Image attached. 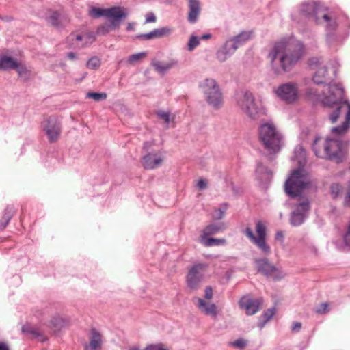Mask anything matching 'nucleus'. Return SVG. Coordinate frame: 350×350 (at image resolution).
Returning a JSON list of instances; mask_svg holds the SVG:
<instances>
[{
  "label": "nucleus",
  "instance_id": "1",
  "mask_svg": "<svg viewBox=\"0 0 350 350\" xmlns=\"http://www.w3.org/2000/svg\"><path fill=\"white\" fill-rule=\"evenodd\" d=\"M307 98L314 103H321L324 106L334 107L336 109L330 115V120L332 123L337 121L340 116H344L345 121L342 124L332 129L333 133L342 135L345 133L350 126V103L343 101V89L336 84L327 85L324 86L322 94L317 90L308 88L306 91Z\"/></svg>",
  "mask_w": 350,
  "mask_h": 350
},
{
  "label": "nucleus",
  "instance_id": "2",
  "mask_svg": "<svg viewBox=\"0 0 350 350\" xmlns=\"http://www.w3.org/2000/svg\"><path fill=\"white\" fill-rule=\"evenodd\" d=\"M303 54L304 46L300 42L283 40L274 45L268 57L272 69L279 75L290 71Z\"/></svg>",
  "mask_w": 350,
  "mask_h": 350
},
{
  "label": "nucleus",
  "instance_id": "3",
  "mask_svg": "<svg viewBox=\"0 0 350 350\" xmlns=\"http://www.w3.org/2000/svg\"><path fill=\"white\" fill-rule=\"evenodd\" d=\"M317 184L310 174L302 168L292 172L284 184L285 192L291 197L298 196L305 190L315 188Z\"/></svg>",
  "mask_w": 350,
  "mask_h": 350
},
{
  "label": "nucleus",
  "instance_id": "4",
  "mask_svg": "<svg viewBox=\"0 0 350 350\" xmlns=\"http://www.w3.org/2000/svg\"><path fill=\"white\" fill-rule=\"evenodd\" d=\"M258 138L264 149L270 154L280 152L283 145V136L273 123L266 122L259 126Z\"/></svg>",
  "mask_w": 350,
  "mask_h": 350
},
{
  "label": "nucleus",
  "instance_id": "5",
  "mask_svg": "<svg viewBox=\"0 0 350 350\" xmlns=\"http://www.w3.org/2000/svg\"><path fill=\"white\" fill-rule=\"evenodd\" d=\"M236 100L239 108L252 120L257 119L262 113L261 104L255 100L254 95L250 92L245 91L237 94Z\"/></svg>",
  "mask_w": 350,
  "mask_h": 350
},
{
  "label": "nucleus",
  "instance_id": "6",
  "mask_svg": "<svg viewBox=\"0 0 350 350\" xmlns=\"http://www.w3.org/2000/svg\"><path fill=\"white\" fill-rule=\"evenodd\" d=\"M256 232L257 237L254 234L252 230L247 227L245 230V234L264 254H270L271 248L266 240L267 228L262 221H258L256 223Z\"/></svg>",
  "mask_w": 350,
  "mask_h": 350
},
{
  "label": "nucleus",
  "instance_id": "7",
  "mask_svg": "<svg viewBox=\"0 0 350 350\" xmlns=\"http://www.w3.org/2000/svg\"><path fill=\"white\" fill-rule=\"evenodd\" d=\"M317 150L321 158L328 159L336 163H341L345 159L341 143L338 140L326 139L324 149Z\"/></svg>",
  "mask_w": 350,
  "mask_h": 350
},
{
  "label": "nucleus",
  "instance_id": "8",
  "mask_svg": "<svg viewBox=\"0 0 350 350\" xmlns=\"http://www.w3.org/2000/svg\"><path fill=\"white\" fill-rule=\"evenodd\" d=\"M41 127L49 143H55L60 138L62 130V123L57 116H51L44 118L41 122Z\"/></svg>",
  "mask_w": 350,
  "mask_h": 350
},
{
  "label": "nucleus",
  "instance_id": "9",
  "mask_svg": "<svg viewBox=\"0 0 350 350\" xmlns=\"http://www.w3.org/2000/svg\"><path fill=\"white\" fill-rule=\"evenodd\" d=\"M206 96L208 103L218 108L222 103V95L216 81L213 79H206L200 85Z\"/></svg>",
  "mask_w": 350,
  "mask_h": 350
},
{
  "label": "nucleus",
  "instance_id": "10",
  "mask_svg": "<svg viewBox=\"0 0 350 350\" xmlns=\"http://www.w3.org/2000/svg\"><path fill=\"white\" fill-rule=\"evenodd\" d=\"M208 267V265L206 263H197L189 269L186 282L191 290L196 291L200 287Z\"/></svg>",
  "mask_w": 350,
  "mask_h": 350
},
{
  "label": "nucleus",
  "instance_id": "11",
  "mask_svg": "<svg viewBox=\"0 0 350 350\" xmlns=\"http://www.w3.org/2000/svg\"><path fill=\"white\" fill-rule=\"evenodd\" d=\"M277 96L287 104H294L300 97L299 86L296 83H285L278 87L275 91Z\"/></svg>",
  "mask_w": 350,
  "mask_h": 350
},
{
  "label": "nucleus",
  "instance_id": "12",
  "mask_svg": "<svg viewBox=\"0 0 350 350\" xmlns=\"http://www.w3.org/2000/svg\"><path fill=\"white\" fill-rule=\"evenodd\" d=\"M89 14L93 18H100L101 16L107 18H126L128 13L124 7L113 6L105 9L91 7L89 10Z\"/></svg>",
  "mask_w": 350,
  "mask_h": 350
},
{
  "label": "nucleus",
  "instance_id": "13",
  "mask_svg": "<svg viewBox=\"0 0 350 350\" xmlns=\"http://www.w3.org/2000/svg\"><path fill=\"white\" fill-rule=\"evenodd\" d=\"M314 14L318 23L325 24L327 28L331 29L337 26V17L333 12L316 8Z\"/></svg>",
  "mask_w": 350,
  "mask_h": 350
},
{
  "label": "nucleus",
  "instance_id": "14",
  "mask_svg": "<svg viewBox=\"0 0 350 350\" xmlns=\"http://www.w3.org/2000/svg\"><path fill=\"white\" fill-rule=\"evenodd\" d=\"M263 303L262 298L253 299L249 296H243L239 301V307L244 310L246 314L251 316L257 313Z\"/></svg>",
  "mask_w": 350,
  "mask_h": 350
},
{
  "label": "nucleus",
  "instance_id": "15",
  "mask_svg": "<svg viewBox=\"0 0 350 350\" xmlns=\"http://www.w3.org/2000/svg\"><path fill=\"white\" fill-rule=\"evenodd\" d=\"M310 66H319L312 77V81L315 84L320 85L327 82L328 79V71L321 58L314 57L310 60Z\"/></svg>",
  "mask_w": 350,
  "mask_h": 350
},
{
  "label": "nucleus",
  "instance_id": "16",
  "mask_svg": "<svg viewBox=\"0 0 350 350\" xmlns=\"http://www.w3.org/2000/svg\"><path fill=\"white\" fill-rule=\"evenodd\" d=\"M163 157L159 152L148 153L142 159V166L146 170H154L162 165Z\"/></svg>",
  "mask_w": 350,
  "mask_h": 350
},
{
  "label": "nucleus",
  "instance_id": "17",
  "mask_svg": "<svg viewBox=\"0 0 350 350\" xmlns=\"http://www.w3.org/2000/svg\"><path fill=\"white\" fill-rule=\"evenodd\" d=\"M258 271L267 276H272L275 279L278 278V269L269 262L266 258L256 260Z\"/></svg>",
  "mask_w": 350,
  "mask_h": 350
},
{
  "label": "nucleus",
  "instance_id": "18",
  "mask_svg": "<svg viewBox=\"0 0 350 350\" xmlns=\"http://www.w3.org/2000/svg\"><path fill=\"white\" fill-rule=\"evenodd\" d=\"M172 31L173 29L172 27H163L161 28L155 29L149 33L140 34L137 36V38L142 40L161 38L170 36Z\"/></svg>",
  "mask_w": 350,
  "mask_h": 350
},
{
  "label": "nucleus",
  "instance_id": "19",
  "mask_svg": "<svg viewBox=\"0 0 350 350\" xmlns=\"http://www.w3.org/2000/svg\"><path fill=\"white\" fill-rule=\"evenodd\" d=\"M193 302L197 306L198 309L204 314L216 317L217 306L215 304L210 301H206L200 297H194L193 299Z\"/></svg>",
  "mask_w": 350,
  "mask_h": 350
},
{
  "label": "nucleus",
  "instance_id": "20",
  "mask_svg": "<svg viewBox=\"0 0 350 350\" xmlns=\"http://www.w3.org/2000/svg\"><path fill=\"white\" fill-rule=\"evenodd\" d=\"M109 22H105L100 25L96 30V34L98 36H105L109 32L118 29L120 27V21L124 18H109Z\"/></svg>",
  "mask_w": 350,
  "mask_h": 350
},
{
  "label": "nucleus",
  "instance_id": "21",
  "mask_svg": "<svg viewBox=\"0 0 350 350\" xmlns=\"http://www.w3.org/2000/svg\"><path fill=\"white\" fill-rule=\"evenodd\" d=\"M252 36V31H243L232 39L227 41V46H232L233 51H236L239 46L249 40Z\"/></svg>",
  "mask_w": 350,
  "mask_h": 350
},
{
  "label": "nucleus",
  "instance_id": "22",
  "mask_svg": "<svg viewBox=\"0 0 350 350\" xmlns=\"http://www.w3.org/2000/svg\"><path fill=\"white\" fill-rule=\"evenodd\" d=\"M188 7L187 19L189 23H195L202 10L200 1L198 0H189Z\"/></svg>",
  "mask_w": 350,
  "mask_h": 350
},
{
  "label": "nucleus",
  "instance_id": "23",
  "mask_svg": "<svg viewBox=\"0 0 350 350\" xmlns=\"http://www.w3.org/2000/svg\"><path fill=\"white\" fill-rule=\"evenodd\" d=\"M76 46L78 47H85L91 44L94 40L95 37L92 33H84L82 34H76Z\"/></svg>",
  "mask_w": 350,
  "mask_h": 350
},
{
  "label": "nucleus",
  "instance_id": "24",
  "mask_svg": "<svg viewBox=\"0 0 350 350\" xmlns=\"http://www.w3.org/2000/svg\"><path fill=\"white\" fill-rule=\"evenodd\" d=\"M226 226L224 223L208 224L203 229L200 237H209L215 234L224 230Z\"/></svg>",
  "mask_w": 350,
  "mask_h": 350
},
{
  "label": "nucleus",
  "instance_id": "25",
  "mask_svg": "<svg viewBox=\"0 0 350 350\" xmlns=\"http://www.w3.org/2000/svg\"><path fill=\"white\" fill-rule=\"evenodd\" d=\"M177 64V61L172 59L169 62L157 61L152 64L155 70L159 73H164Z\"/></svg>",
  "mask_w": 350,
  "mask_h": 350
},
{
  "label": "nucleus",
  "instance_id": "26",
  "mask_svg": "<svg viewBox=\"0 0 350 350\" xmlns=\"http://www.w3.org/2000/svg\"><path fill=\"white\" fill-rule=\"evenodd\" d=\"M17 67V62L11 57L0 56V70H7Z\"/></svg>",
  "mask_w": 350,
  "mask_h": 350
},
{
  "label": "nucleus",
  "instance_id": "27",
  "mask_svg": "<svg viewBox=\"0 0 350 350\" xmlns=\"http://www.w3.org/2000/svg\"><path fill=\"white\" fill-rule=\"evenodd\" d=\"M199 241L205 247L216 246L226 243V239H215L208 237H199Z\"/></svg>",
  "mask_w": 350,
  "mask_h": 350
},
{
  "label": "nucleus",
  "instance_id": "28",
  "mask_svg": "<svg viewBox=\"0 0 350 350\" xmlns=\"http://www.w3.org/2000/svg\"><path fill=\"white\" fill-rule=\"evenodd\" d=\"M102 343L101 335L95 329L92 330V336L90 341V347L92 350L100 349Z\"/></svg>",
  "mask_w": 350,
  "mask_h": 350
},
{
  "label": "nucleus",
  "instance_id": "29",
  "mask_svg": "<svg viewBox=\"0 0 350 350\" xmlns=\"http://www.w3.org/2000/svg\"><path fill=\"white\" fill-rule=\"evenodd\" d=\"M234 51H233L232 46H227L226 42L225 46L217 51V58L220 62H224Z\"/></svg>",
  "mask_w": 350,
  "mask_h": 350
},
{
  "label": "nucleus",
  "instance_id": "30",
  "mask_svg": "<svg viewBox=\"0 0 350 350\" xmlns=\"http://www.w3.org/2000/svg\"><path fill=\"white\" fill-rule=\"evenodd\" d=\"M310 209L309 201L307 198H301L300 202L295 205L294 212L298 213H302V215L306 216V213Z\"/></svg>",
  "mask_w": 350,
  "mask_h": 350
},
{
  "label": "nucleus",
  "instance_id": "31",
  "mask_svg": "<svg viewBox=\"0 0 350 350\" xmlns=\"http://www.w3.org/2000/svg\"><path fill=\"white\" fill-rule=\"evenodd\" d=\"M329 193L333 199H337L342 196L343 193V187L337 183H334L330 185Z\"/></svg>",
  "mask_w": 350,
  "mask_h": 350
},
{
  "label": "nucleus",
  "instance_id": "32",
  "mask_svg": "<svg viewBox=\"0 0 350 350\" xmlns=\"http://www.w3.org/2000/svg\"><path fill=\"white\" fill-rule=\"evenodd\" d=\"M66 321L59 316L54 317L50 321V326L55 330H59L66 325Z\"/></svg>",
  "mask_w": 350,
  "mask_h": 350
},
{
  "label": "nucleus",
  "instance_id": "33",
  "mask_svg": "<svg viewBox=\"0 0 350 350\" xmlns=\"http://www.w3.org/2000/svg\"><path fill=\"white\" fill-rule=\"evenodd\" d=\"M275 314V308H269L262 315L261 319L258 323L260 329L264 327L265 325L272 318Z\"/></svg>",
  "mask_w": 350,
  "mask_h": 350
},
{
  "label": "nucleus",
  "instance_id": "34",
  "mask_svg": "<svg viewBox=\"0 0 350 350\" xmlns=\"http://www.w3.org/2000/svg\"><path fill=\"white\" fill-rule=\"evenodd\" d=\"M306 217L302 213L293 211L290 219L291 224L293 226H298L304 222Z\"/></svg>",
  "mask_w": 350,
  "mask_h": 350
},
{
  "label": "nucleus",
  "instance_id": "35",
  "mask_svg": "<svg viewBox=\"0 0 350 350\" xmlns=\"http://www.w3.org/2000/svg\"><path fill=\"white\" fill-rule=\"evenodd\" d=\"M49 23L53 26L59 27L62 25V16L58 12H53L49 18Z\"/></svg>",
  "mask_w": 350,
  "mask_h": 350
},
{
  "label": "nucleus",
  "instance_id": "36",
  "mask_svg": "<svg viewBox=\"0 0 350 350\" xmlns=\"http://www.w3.org/2000/svg\"><path fill=\"white\" fill-rule=\"evenodd\" d=\"M325 140L326 139L319 137V138H316L314 142V144L312 146V149L314 152L315 155L318 157H320V156L317 153V150H323L324 149V144H325Z\"/></svg>",
  "mask_w": 350,
  "mask_h": 350
},
{
  "label": "nucleus",
  "instance_id": "37",
  "mask_svg": "<svg viewBox=\"0 0 350 350\" xmlns=\"http://www.w3.org/2000/svg\"><path fill=\"white\" fill-rule=\"evenodd\" d=\"M100 59L96 56L91 57L87 62L86 66L89 69L96 70L100 66Z\"/></svg>",
  "mask_w": 350,
  "mask_h": 350
},
{
  "label": "nucleus",
  "instance_id": "38",
  "mask_svg": "<svg viewBox=\"0 0 350 350\" xmlns=\"http://www.w3.org/2000/svg\"><path fill=\"white\" fill-rule=\"evenodd\" d=\"M155 114L157 116V117L163 120L164 122L167 124L165 126V129L168 128V124L170 121V112L164 111L162 110H159L155 112Z\"/></svg>",
  "mask_w": 350,
  "mask_h": 350
},
{
  "label": "nucleus",
  "instance_id": "39",
  "mask_svg": "<svg viewBox=\"0 0 350 350\" xmlns=\"http://www.w3.org/2000/svg\"><path fill=\"white\" fill-rule=\"evenodd\" d=\"M147 53L146 52L133 54L129 57L128 62L133 64L144 59Z\"/></svg>",
  "mask_w": 350,
  "mask_h": 350
},
{
  "label": "nucleus",
  "instance_id": "40",
  "mask_svg": "<svg viewBox=\"0 0 350 350\" xmlns=\"http://www.w3.org/2000/svg\"><path fill=\"white\" fill-rule=\"evenodd\" d=\"M200 44V38L196 36H191L188 44L187 49L189 51H192L196 48Z\"/></svg>",
  "mask_w": 350,
  "mask_h": 350
},
{
  "label": "nucleus",
  "instance_id": "41",
  "mask_svg": "<svg viewBox=\"0 0 350 350\" xmlns=\"http://www.w3.org/2000/svg\"><path fill=\"white\" fill-rule=\"evenodd\" d=\"M88 98H92L96 101L105 100L107 98L105 93L89 92L87 94Z\"/></svg>",
  "mask_w": 350,
  "mask_h": 350
},
{
  "label": "nucleus",
  "instance_id": "42",
  "mask_svg": "<svg viewBox=\"0 0 350 350\" xmlns=\"http://www.w3.org/2000/svg\"><path fill=\"white\" fill-rule=\"evenodd\" d=\"M14 212L15 211H14V210L12 208H7L5 210V213H4V215H3V218H2L3 220L5 221V224L3 225V228H4L5 227V226L7 225V224L9 222V221L11 219V217L14 215Z\"/></svg>",
  "mask_w": 350,
  "mask_h": 350
},
{
  "label": "nucleus",
  "instance_id": "43",
  "mask_svg": "<svg viewBox=\"0 0 350 350\" xmlns=\"http://www.w3.org/2000/svg\"><path fill=\"white\" fill-rule=\"evenodd\" d=\"M315 312L319 314H326L329 312V304L328 303H321L317 308L314 310Z\"/></svg>",
  "mask_w": 350,
  "mask_h": 350
},
{
  "label": "nucleus",
  "instance_id": "44",
  "mask_svg": "<svg viewBox=\"0 0 350 350\" xmlns=\"http://www.w3.org/2000/svg\"><path fill=\"white\" fill-rule=\"evenodd\" d=\"M343 239L345 245L350 247V223L347 226L346 232L343 236Z\"/></svg>",
  "mask_w": 350,
  "mask_h": 350
},
{
  "label": "nucleus",
  "instance_id": "45",
  "mask_svg": "<svg viewBox=\"0 0 350 350\" xmlns=\"http://www.w3.org/2000/svg\"><path fill=\"white\" fill-rule=\"evenodd\" d=\"M226 207H224V209L218 208V209L215 210L213 215V219H221L224 216V211H226Z\"/></svg>",
  "mask_w": 350,
  "mask_h": 350
},
{
  "label": "nucleus",
  "instance_id": "46",
  "mask_svg": "<svg viewBox=\"0 0 350 350\" xmlns=\"http://www.w3.org/2000/svg\"><path fill=\"white\" fill-rule=\"evenodd\" d=\"M344 204L346 206L350 207V183H349V185L347 187L345 199H344Z\"/></svg>",
  "mask_w": 350,
  "mask_h": 350
},
{
  "label": "nucleus",
  "instance_id": "47",
  "mask_svg": "<svg viewBox=\"0 0 350 350\" xmlns=\"http://www.w3.org/2000/svg\"><path fill=\"white\" fill-rule=\"evenodd\" d=\"M145 350H168L166 348L163 347L162 344H157V345H149L146 348Z\"/></svg>",
  "mask_w": 350,
  "mask_h": 350
},
{
  "label": "nucleus",
  "instance_id": "48",
  "mask_svg": "<svg viewBox=\"0 0 350 350\" xmlns=\"http://www.w3.org/2000/svg\"><path fill=\"white\" fill-rule=\"evenodd\" d=\"M246 341L243 339H238L232 342V345L235 347L243 349L246 346Z\"/></svg>",
  "mask_w": 350,
  "mask_h": 350
},
{
  "label": "nucleus",
  "instance_id": "49",
  "mask_svg": "<svg viewBox=\"0 0 350 350\" xmlns=\"http://www.w3.org/2000/svg\"><path fill=\"white\" fill-rule=\"evenodd\" d=\"M213 289L211 286H206L204 290V298L209 300L213 298Z\"/></svg>",
  "mask_w": 350,
  "mask_h": 350
},
{
  "label": "nucleus",
  "instance_id": "50",
  "mask_svg": "<svg viewBox=\"0 0 350 350\" xmlns=\"http://www.w3.org/2000/svg\"><path fill=\"white\" fill-rule=\"evenodd\" d=\"M156 20L157 18L152 12H149L146 14V23H154Z\"/></svg>",
  "mask_w": 350,
  "mask_h": 350
},
{
  "label": "nucleus",
  "instance_id": "51",
  "mask_svg": "<svg viewBox=\"0 0 350 350\" xmlns=\"http://www.w3.org/2000/svg\"><path fill=\"white\" fill-rule=\"evenodd\" d=\"M13 70H16L20 75L25 74L27 71L26 68L23 65H22L18 62H17V67L14 68Z\"/></svg>",
  "mask_w": 350,
  "mask_h": 350
},
{
  "label": "nucleus",
  "instance_id": "52",
  "mask_svg": "<svg viewBox=\"0 0 350 350\" xmlns=\"http://www.w3.org/2000/svg\"><path fill=\"white\" fill-rule=\"evenodd\" d=\"M301 328V323L300 322H294L291 326V331L293 332H298Z\"/></svg>",
  "mask_w": 350,
  "mask_h": 350
},
{
  "label": "nucleus",
  "instance_id": "53",
  "mask_svg": "<svg viewBox=\"0 0 350 350\" xmlns=\"http://www.w3.org/2000/svg\"><path fill=\"white\" fill-rule=\"evenodd\" d=\"M275 240L280 241L281 243H284V234L282 231H278L275 234Z\"/></svg>",
  "mask_w": 350,
  "mask_h": 350
},
{
  "label": "nucleus",
  "instance_id": "54",
  "mask_svg": "<svg viewBox=\"0 0 350 350\" xmlns=\"http://www.w3.org/2000/svg\"><path fill=\"white\" fill-rule=\"evenodd\" d=\"M198 187L200 189H205L207 187V183H206V181L203 179V178H200L198 182Z\"/></svg>",
  "mask_w": 350,
  "mask_h": 350
},
{
  "label": "nucleus",
  "instance_id": "55",
  "mask_svg": "<svg viewBox=\"0 0 350 350\" xmlns=\"http://www.w3.org/2000/svg\"><path fill=\"white\" fill-rule=\"evenodd\" d=\"M0 350H10V348L5 343L0 342Z\"/></svg>",
  "mask_w": 350,
  "mask_h": 350
},
{
  "label": "nucleus",
  "instance_id": "56",
  "mask_svg": "<svg viewBox=\"0 0 350 350\" xmlns=\"http://www.w3.org/2000/svg\"><path fill=\"white\" fill-rule=\"evenodd\" d=\"M67 57L71 60H73L77 58L76 54L73 52L68 53Z\"/></svg>",
  "mask_w": 350,
  "mask_h": 350
},
{
  "label": "nucleus",
  "instance_id": "57",
  "mask_svg": "<svg viewBox=\"0 0 350 350\" xmlns=\"http://www.w3.org/2000/svg\"><path fill=\"white\" fill-rule=\"evenodd\" d=\"M126 30L129 31L134 30V23H129L127 24Z\"/></svg>",
  "mask_w": 350,
  "mask_h": 350
},
{
  "label": "nucleus",
  "instance_id": "58",
  "mask_svg": "<svg viewBox=\"0 0 350 350\" xmlns=\"http://www.w3.org/2000/svg\"><path fill=\"white\" fill-rule=\"evenodd\" d=\"M211 38V34L206 33V34H204L201 38H200V40H208Z\"/></svg>",
  "mask_w": 350,
  "mask_h": 350
},
{
  "label": "nucleus",
  "instance_id": "59",
  "mask_svg": "<svg viewBox=\"0 0 350 350\" xmlns=\"http://www.w3.org/2000/svg\"><path fill=\"white\" fill-rule=\"evenodd\" d=\"M29 332L33 336V337H38V336H40V334L39 333H38L37 332H36L34 330H31V331H29Z\"/></svg>",
  "mask_w": 350,
  "mask_h": 350
},
{
  "label": "nucleus",
  "instance_id": "60",
  "mask_svg": "<svg viewBox=\"0 0 350 350\" xmlns=\"http://www.w3.org/2000/svg\"><path fill=\"white\" fill-rule=\"evenodd\" d=\"M129 350H145V348L144 349H141L138 347H131L129 348Z\"/></svg>",
  "mask_w": 350,
  "mask_h": 350
}]
</instances>
